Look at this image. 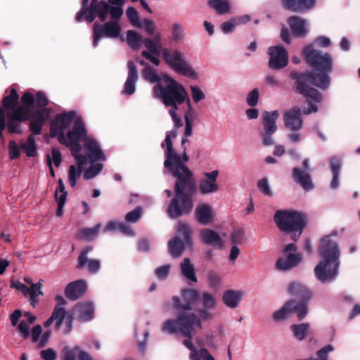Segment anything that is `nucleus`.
<instances>
[{
    "label": "nucleus",
    "instance_id": "obj_1",
    "mask_svg": "<svg viewBox=\"0 0 360 360\" xmlns=\"http://www.w3.org/2000/svg\"><path fill=\"white\" fill-rule=\"evenodd\" d=\"M181 126L182 124L177 127L174 122V128L168 132L165 141L161 143L162 148H166L164 166L176 178L174 186L175 196L167 207V213L172 219L189 214L192 211L193 195L195 192L193 172L186 165L189 160L186 150L184 148L182 154L179 155L173 147L172 139L176 138L177 129Z\"/></svg>",
    "mask_w": 360,
    "mask_h": 360
},
{
    "label": "nucleus",
    "instance_id": "obj_2",
    "mask_svg": "<svg viewBox=\"0 0 360 360\" xmlns=\"http://www.w3.org/2000/svg\"><path fill=\"white\" fill-rule=\"evenodd\" d=\"M198 302L202 308L198 310V315L181 312L176 319L166 321L162 325V330L169 334L181 333L188 338L183 344L190 351V360H215L200 340H196L194 344L193 337L202 328V320L210 321L214 318L212 311L217 308V300L214 295L205 291L200 295Z\"/></svg>",
    "mask_w": 360,
    "mask_h": 360
},
{
    "label": "nucleus",
    "instance_id": "obj_3",
    "mask_svg": "<svg viewBox=\"0 0 360 360\" xmlns=\"http://www.w3.org/2000/svg\"><path fill=\"white\" fill-rule=\"evenodd\" d=\"M51 136H57L58 141L71 148L72 156L77 161V165H71L68 170V179L75 187L86 164V157L81 154L79 141L86 136V130L80 115L75 111L56 115L51 124Z\"/></svg>",
    "mask_w": 360,
    "mask_h": 360
},
{
    "label": "nucleus",
    "instance_id": "obj_4",
    "mask_svg": "<svg viewBox=\"0 0 360 360\" xmlns=\"http://www.w3.org/2000/svg\"><path fill=\"white\" fill-rule=\"evenodd\" d=\"M307 63L314 69L311 72L302 74L295 82L297 91L302 94L307 103V109L304 114H311L318 110L316 103L322 100L321 94L315 89L309 87V82L321 89L326 90L330 85V77L328 74L333 70V59L329 53L313 49L312 45L307 46L303 51Z\"/></svg>",
    "mask_w": 360,
    "mask_h": 360
},
{
    "label": "nucleus",
    "instance_id": "obj_5",
    "mask_svg": "<svg viewBox=\"0 0 360 360\" xmlns=\"http://www.w3.org/2000/svg\"><path fill=\"white\" fill-rule=\"evenodd\" d=\"M143 44L146 50L141 52V56L153 65L158 66L160 64L159 56L161 55L165 63L176 73L193 79L198 78L197 72L181 51L163 47L161 33L156 32L152 37L144 38Z\"/></svg>",
    "mask_w": 360,
    "mask_h": 360
},
{
    "label": "nucleus",
    "instance_id": "obj_6",
    "mask_svg": "<svg viewBox=\"0 0 360 360\" xmlns=\"http://www.w3.org/2000/svg\"><path fill=\"white\" fill-rule=\"evenodd\" d=\"M153 93L156 98L169 108V114L176 126L181 125V117L177 113L180 105L186 102L188 109L191 110L188 93L183 85L172 77L165 75L162 80L154 86Z\"/></svg>",
    "mask_w": 360,
    "mask_h": 360
},
{
    "label": "nucleus",
    "instance_id": "obj_7",
    "mask_svg": "<svg viewBox=\"0 0 360 360\" xmlns=\"http://www.w3.org/2000/svg\"><path fill=\"white\" fill-rule=\"evenodd\" d=\"M124 0H82V8L76 15V20L93 22L96 17L101 22L109 13L112 19H120L123 14Z\"/></svg>",
    "mask_w": 360,
    "mask_h": 360
},
{
    "label": "nucleus",
    "instance_id": "obj_8",
    "mask_svg": "<svg viewBox=\"0 0 360 360\" xmlns=\"http://www.w3.org/2000/svg\"><path fill=\"white\" fill-rule=\"evenodd\" d=\"M274 221L278 228L286 233H292V238L296 240L307 226L305 215L290 210H280L275 212Z\"/></svg>",
    "mask_w": 360,
    "mask_h": 360
},
{
    "label": "nucleus",
    "instance_id": "obj_9",
    "mask_svg": "<svg viewBox=\"0 0 360 360\" xmlns=\"http://www.w3.org/2000/svg\"><path fill=\"white\" fill-rule=\"evenodd\" d=\"M84 148L91 165L86 170L84 178L89 180L97 176L103 169V165L97 162H103L106 158L99 143L93 138L87 137L85 139Z\"/></svg>",
    "mask_w": 360,
    "mask_h": 360
},
{
    "label": "nucleus",
    "instance_id": "obj_10",
    "mask_svg": "<svg viewBox=\"0 0 360 360\" xmlns=\"http://www.w3.org/2000/svg\"><path fill=\"white\" fill-rule=\"evenodd\" d=\"M56 300L58 302L57 305L55 307L51 316L45 321L44 327H49L53 322H55V327L56 330H59L63 323H65V328L63 329L64 334H68L72 328V321L74 319L72 312L66 311L63 307L66 301L62 295H57Z\"/></svg>",
    "mask_w": 360,
    "mask_h": 360
},
{
    "label": "nucleus",
    "instance_id": "obj_11",
    "mask_svg": "<svg viewBox=\"0 0 360 360\" xmlns=\"http://www.w3.org/2000/svg\"><path fill=\"white\" fill-rule=\"evenodd\" d=\"M191 230L188 225L179 221L176 235L168 243L169 252L172 257H180L185 248L191 245Z\"/></svg>",
    "mask_w": 360,
    "mask_h": 360
},
{
    "label": "nucleus",
    "instance_id": "obj_12",
    "mask_svg": "<svg viewBox=\"0 0 360 360\" xmlns=\"http://www.w3.org/2000/svg\"><path fill=\"white\" fill-rule=\"evenodd\" d=\"M120 19H112L104 25L94 23V41L93 46H97L98 42L103 37L106 38L120 37L122 41H124L125 39L123 35H120L121 26L119 23Z\"/></svg>",
    "mask_w": 360,
    "mask_h": 360
},
{
    "label": "nucleus",
    "instance_id": "obj_13",
    "mask_svg": "<svg viewBox=\"0 0 360 360\" xmlns=\"http://www.w3.org/2000/svg\"><path fill=\"white\" fill-rule=\"evenodd\" d=\"M340 261L321 258L314 268L316 278L322 283L334 281L338 276Z\"/></svg>",
    "mask_w": 360,
    "mask_h": 360
},
{
    "label": "nucleus",
    "instance_id": "obj_14",
    "mask_svg": "<svg viewBox=\"0 0 360 360\" xmlns=\"http://www.w3.org/2000/svg\"><path fill=\"white\" fill-rule=\"evenodd\" d=\"M278 117V110L265 111L262 113L263 129L260 131L259 135L262 144L265 146H271L274 143L273 136L277 130L276 121Z\"/></svg>",
    "mask_w": 360,
    "mask_h": 360
},
{
    "label": "nucleus",
    "instance_id": "obj_15",
    "mask_svg": "<svg viewBox=\"0 0 360 360\" xmlns=\"http://www.w3.org/2000/svg\"><path fill=\"white\" fill-rule=\"evenodd\" d=\"M338 235V231L334 230L330 234L321 238L319 250L321 258L340 261V250Z\"/></svg>",
    "mask_w": 360,
    "mask_h": 360
},
{
    "label": "nucleus",
    "instance_id": "obj_16",
    "mask_svg": "<svg viewBox=\"0 0 360 360\" xmlns=\"http://www.w3.org/2000/svg\"><path fill=\"white\" fill-rule=\"evenodd\" d=\"M296 250V246L293 243L287 245L283 250L286 256L277 260L276 267L280 270H288L300 264L302 257L301 255L295 252Z\"/></svg>",
    "mask_w": 360,
    "mask_h": 360
},
{
    "label": "nucleus",
    "instance_id": "obj_17",
    "mask_svg": "<svg viewBox=\"0 0 360 360\" xmlns=\"http://www.w3.org/2000/svg\"><path fill=\"white\" fill-rule=\"evenodd\" d=\"M268 54L269 56V66L270 68L279 70L287 66L288 54L282 45L269 47Z\"/></svg>",
    "mask_w": 360,
    "mask_h": 360
},
{
    "label": "nucleus",
    "instance_id": "obj_18",
    "mask_svg": "<svg viewBox=\"0 0 360 360\" xmlns=\"http://www.w3.org/2000/svg\"><path fill=\"white\" fill-rule=\"evenodd\" d=\"M302 169L295 167L292 169V176L297 184H300L306 191H311L314 186L310 176L309 161L305 159L302 162Z\"/></svg>",
    "mask_w": 360,
    "mask_h": 360
},
{
    "label": "nucleus",
    "instance_id": "obj_19",
    "mask_svg": "<svg viewBox=\"0 0 360 360\" xmlns=\"http://www.w3.org/2000/svg\"><path fill=\"white\" fill-rule=\"evenodd\" d=\"M218 170H213L210 172L203 173L205 179H201L199 182L198 189L202 195L214 193L219 190V185L217 183L219 176Z\"/></svg>",
    "mask_w": 360,
    "mask_h": 360
},
{
    "label": "nucleus",
    "instance_id": "obj_20",
    "mask_svg": "<svg viewBox=\"0 0 360 360\" xmlns=\"http://www.w3.org/2000/svg\"><path fill=\"white\" fill-rule=\"evenodd\" d=\"M285 127L290 131H300L303 126L301 110L299 107H293L283 114Z\"/></svg>",
    "mask_w": 360,
    "mask_h": 360
},
{
    "label": "nucleus",
    "instance_id": "obj_21",
    "mask_svg": "<svg viewBox=\"0 0 360 360\" xmlns=\"http://www.w3.org/2000/svg\"><path fill=\"white\" fill-rule=\"evenodd\" d=\"M128 76L124 83L123 94L132 95L136 91V84L138 80V73L134 63L131 60L128 62Z\"/></svg>",
    "mask_w": 360,
    "mask_h": 360
},
{
    "label": "nucleus",
    "instance_id": "obj_22",
    "mask_svg": "<svg viewBox=\"0 0 360 360\" xmlns=\"http://www.w3.org/2000/svg\"><path fill=\"white\" fill-rule=\"evenodd\" d=\"M195 218L197 221L202 225H208L213 222L214 214L212 207L207 203H201L195 208Z\"/></svg>",
    "mask_w": 360,
    "mask_h": 360
},
{
    "label": "nucleus",
    "instance_id": "obj_23",
    "mask_svg": "<svg viewBox=\"0 0 360 360\" xmlns=\"http://www.w3.org/2000/svg\"><path fill=\"white\" fill-rule=\"evenodd\" d=\"M78 315L79 320L89 321L94 318V307L90 302H79L73 308L72 314Z\"/></svg>",
    "mask_w": 360,
    "mask_h": 360
},
{
    "label": "nucleus",
    "instance_id": "obj_24",
    "mask_svg": "<svg viewBox=\"0 0 360 360\" xmlns=\"http://www.w3.org/2000/svg\"><path fill=\"white\" fill-rule=\"evenodd\" d=\"M86 290V282L84 280H78L69 283L65 289V294L70 300L79 298Z\"/></svg>",
    "mask_w": 360,
    "mask_h": 360
},
{
    "label": "nucleus",
    "instance_id": "obj_25",
    "mask_svg": "<svg viewBox=\"0 0 360 360\" xmlns=\"http://www.w3.org/2000/svg\"><path fill=\"white\" fill-rule=\"evenodd\" d=\"M316 0H283L284 7L293 12H304L313 8Z\"/></svg>",
    "mask_w": 360,
    "mask_h": 360
},
{
    "label": "nucleus",
    "instance_id": "obj_26",
    "mask_svg": "<svg viewBox=\"0 0 360 360\" xmlns=\"http://www.w3.org/2000/svg\"><path fill=\"white\" fill-rule=\"evenodd\" d=\"M184 298L186 300V303L184 305L179 304V300L177 297H174V304L176 309L183 310L191 309V304L196 301L199 300L200 295L195 290L184 289L182 291Z\"/></svg>",
    "mask_w": 360,
    "mask_h": 360
},
{
    "label": "nucleus",
    "instance_id": "obj_27",
    "mask_svg": "<svg viewBox=\"0 0 360 360\" xmlns=\"http://www.w3.org/2000/svg\"><path fill=\"white\" fill-rule=\"evenodd\" d=\"M244 296L241 290H228L222 295L223 303L230 309H236L238 307L240 300Z\"/></svg>",
    "mask_w": 360,
    "mask_h": 360
},
{
    "label": "nucleus",
    "instance_id": "obj_28",
    "mask_svg": "<svg viewBox=\"0 0 360 360\" xmlns=\"http://www.w3.org/2000/svg\"><path fill=\"white\" fill-rule=\"evenodd\" d=\"M200 238L205 244L210 245L216 248H221L223 242L219 235L214 231L205 229L200 231Z\"/></svg>",
    "mask_w": 360,
    "mask_h": 360
},
{
    "label": "nucleus",
    "instance_id": "obj_29",
    "mask_svg": "<svg viewBox=\"0 0 360 360\" xmlns=\"http://www.w3.org/2000/svg\"><path fill=\"white\" fill-rule=\"evenodd\" d=\"M288 22L290 27L295 36L302 37L307 34V22L304 19L297 16H292L289 18Z\"/></svg>",
    "mask_w": 360,
    "mask_h": 360
},
{
    "label": "nucleus",
    "instance_id": "obj_30",
    "mask_svg": "<svg viewBox=\"0 0 360 360\" xmlns=\"http://www.w3.org/2000/svg\"><path fill=\"white\" fill-rule=\"evenodd\" d=\"M45 116L42 110L35 111L31 117L30 129L34 135H39L41 132L42 126L45 123Z\"/></svg>",
    "mask_w": 360,
    "mask_h": 360
},
{
    "label": "nucleus",
    "instance_id": "obj_31",
    "mask_svg": "<svg viewBox=\"0 0 360 360\" xmlns=\"http://www.w3.org/2000/svg\"><path fill=\"white\" fill-rule=\"evenodd\" d=\"M207 5L219 15L229 14L231 12V4L229 0H208Z\"/></svg>",
    "mask_w": 360,
    "mask_h": 360
},
{
    "label": "nucleus",
    "instance_id": "obj_32",
    "mask_svg": "<svg viewBox=\"0 0 360 360\" xmlns=\"http://www.w3.org/2000/svg\"><path fill=\"white\" fill-rule=\"evenodd\" d=\"M341 167L340 160L336 158H333L330 160V169L333 177L330 184V188L335 190L339 187V172Z\"/></svg>",
    "mask_w": 360,
    "mask_h": 360
},
{
    "label": "nucleus",
    "instance_id": "obj_33",
    "mask_svg": "<svg viewBox=\"0 0 360 360\" xmlns=\"http://www.w3.org/2000/svg\"><path fill=\"white\" fill-rule=\"evenodd\" d=\"M288 292L306 300H309L311 296L310 290L303 284L297 282H292L289 285Z\"/></svg>",
    "mask_w": 360,
    "mask_h": 360
},
{
    "label": "nucleus",
    "instance_id": "obj_34",
    "mask_svg": "<svg viewBox=\"0 0 360 360\" xmlns=\"http://www.w3.org/2000/svg\"><path fill=\"white\" fill-rule=\"evenodd\" d=\"M181 271L182 275L189 282H197V277L195 274V269L193 265L191 263L188 258H184L181 263Z\"/></svg>",
    "mask_w": 360,
    "mask_h": 360
},
{
    "label": "nucleus",
    "instance_id": "obj_35",
    "mask_svg": "<svg viewBox=\"0 0 360 360\" xmlns=\"http://www.w3.org/2000/svg\"><path fill=\"white\" fill-rule=\"evenodd\" d=\"M126 41L127 45L133 50H137L143 44V39L141 35L133 30L127 32Z\"/></svg>",
    "mask_w": 360,
    "mask_h": 360
},
{
    "label": "nucleus",
    "instance_id": "obj_36",
    "mask_svg": "<svg viewBox=\"0 0 360 360\" xmlns=\"http://www.w3.org/2000/svg\"><path fill=\"white\" fill-rule=\"evenodd\" d=\"M309 328L310 325L307 323L293 324L290 326L294 337L300 341L303 340L307 336Z\"/></svg>",
    "mask_w": 360,
    "mask_h": 360
},
{
    "label": "nucleus",
    "instance_id": "obj_37",
    "mask_svg": "<svg viewBox=\"0 0 360 360\" xmlns=\"http://www.w3.org/2000/svg\"><path fill=\"white\" fill-rule=\"evenodd\" d=\"M20 148L28 157H34L37 155V146L33 135H30L25 143L20 145Z\"/></svg>",
    "mask_w": 360,
    "mask_h": 360
},
{
    "label": "nucleus",
    "instance_id": "obj_38",
    "mask_svg": "<svg viewBox=\"0 0 360 360\" xmlns=\"http://www.w3.org/2000/svg\"><path fill=\"white\" fill-rule=\"evenodd\" d=\"M293 304L292 301L287 302L285 305L281 307L280 309L276 311L273 314V319L276 321H282L285 320L288 315L291 314L290 307Z\"/></svg>",
    "mask_w": 360,
    "mask_h": 360
},
{
    "label": "nucleus",
    "instance_id": "obj_39",
    "mask_svg": "<svg viewBox=\"0 0 360 360\" xmlns=\"http://www.w3.org/2000/svg\"><path fill=\"white\" fill-rule=\"evenodd\" d=\"M186 34L184 26L179 22L173 23L171 28L172 40L173 41H179L182 40Z\"/></svg>",
    "mask_w": 360,
    "mask_h": 360
},
{
    "label": "nucleus",
    "instance_id": "obj_40",
    "mask_svg": "<svg viewBox=\"0 0 360 360\" xmlns=\"http://www.w3.org/2000/svg\"><path fill=\"white\" fill-rule=\"evenodd\" d=\"M290 307L291 313L297 315L299 320L303 319L308 313L307 302L297 303L295 301Z\"/></svg>",
    "mask_w": 360,
    "mask_h": 360
},
{
    "label": "nucleus",
    "instance_id": "obj_41",
    "mask_svg": "<svg viewBox=\"0 0 360 360\" xmlns=\"http://www.w3.org/2000/svg\"><path fill=\"white\" fill-rule=\"evenodd\" d=\"M42 282H44V280L40 279L37 283H32L30 285V304L33 307H35L36 304L38 302V300L36 297L43 294L41 290Z\"/></svg>",
    "mask_w": 360,
    "mask_h": 360
},
{
    "label": "nucleus",
    "instance_id": "obj_42",
    "mask_svg": "<svg viewBox=\"0 0 360 360\" xmlns=\"http://www.w3.org/2000/svg\"><path fill=\"white\" fill-rule=\"evenodd\" d=\"M68 193L65 184L61 179L58 180V188L55 192V199L58 204L65 205Z\"/></svg>",
    "mask_w": 360,
    "mask_h": 360
},
{
    "label": "nucleus",
    "instance_id": "obj_43",
    "mask_svg": "<svg viewBox=\"0 0 360 360\" xmlns=\"http://www.w3.org/2000/svg\"><path fill=\"white\" fill-rule=\"evenodd\" d=\"M143 77L150 83H159L162 80L159 75H157L155 69L150 66L146 67L142 71Z\"/></svg>",
    "mask_w": 360,
    "mask_h": 360
},
{
    "label": "nucleus",
    "instance_id": "obj_44",
    "mask_svg": "<svg viewBox=\"0 0 360 360\" xmlns=\"http://www.w3.org/2000/svg\"><path fill=\"white\" fill-rule=\"evenodd\" d=\"M257 186L259 191L265 196L272 197L273 191L270 186L269 179L266 177L262 178L257 181Z\"/></svg>",
    "mask_w": 360,
    "mask_h": 360
},
{
    "label": "nucleus",
    "instance_id": "obj_45",
    "mask_svg": "<svg viewBox=\"0 0 360 360\" xmlns=\"http://www.w3.org/2000/svg\"><path fill=\"white\" fill-rule=\"evenodd\" d=\"M81 351L79 347L71 349L68 346L63 348L61 352V360H76V354L79 356V352Z\"/></svg>",
    "mask_w": 360,
    "mask_h": 360
},
{
    "label": "nucleus",
    "instance_id": "obj_46",
    "mask_svg": "<svg viewBox=\"0 0 360 360\" xmlns=\"http://www.w3.org/2000/svg\"><path fill=\"white\" fill-rule=\"evenodd\" d=\"M21 122L9 116L7 122L8 131L11 134H21L22 131Z\"/></svg>",
    "mask_w": 360,
    "mask_h": 360
},
{
    "label": "nucleus",
    "instance_id": "obj_47",
    "mask_svg": "<svg viewBox=\"0 0 360 360\" xmlns=\"http://www.w3.org/2000/svg\"><path fill=\"white\" fill-rule=\"evenodd\" d=\"M137 27L143 29L147 34L152 36L156 33L155 32L156 28L155 22L149 18L141 20Z\"/></svg>",
    "mask_w": 360,
    "mask_h": 360
},
{
    "label": "nucleus",
    "instance_id": "obj_48",
    "mask_svg": "<svg viewBox=\"0 0 360 360\" xmlns=\"http://www.w3.org/2000/svg\"><path fill=\"white\" fill-rule=\"evenodd\" d=\"M142 208L141 207H136L132 211L127 213L125 215V221L127 223L134 224L137 222L141 217Z\"/></svg>",
    "mask_w": 360,
    "mask_h": 360
},
{
    "label": "nucleus",
    "instance_id": "obj_49",
    "mask_svg": "<svg viewBox=\"0 0 360 360\" xmlns=\"http://www.w3.org/2000/svg\"><path fill=\"white\" fill-rule=\"evenodd\" d=\"M184 120H185V129H184V136H191L193 134V118L191 112V110L186 112L184 115Z\"/></svg>",
    "mask_w": 360,
    "mask_h": 360
},
{
    "label": "nucleus",
    "instance_id": "obj_50",
    "mask_svg": "<svg viewBox=\"0 0 360 360\" xmlns=\"http://www.w3.org/2000/svg\"><path fill=\"white\" fill-rule=\"evenodd\" d=\"M127 16L131 22V24L137 27L140 24L139 14L136 8L133 7H129L126 11Z\"/></svg>",
    "mask_w": 360,
    "mask_h": 360
},
{
    "label": "nucleus",
    "instance_id": "obj_51",
    "mask_svg": "<svg viewBox=\"0 0 360 360\" xmlns=\"http://www.w3.org/2000/svg\"><path fill=\"white\" fill-rule=\"evenodd\" d=\"M207 282L211 288L217 290L221 285V277L218 274L210 271L207 274Z\"/></svg>",
    "mask_w": 360,
    "mask_h": 360
},
{
    "label": "nucleus",
    "instance_id": "obj_52",
    "mask_svg": "<svg viewBox=\"0 0 360 360\" xmlns=\"http://www.w3.org/2000/svg\"><path fill=\"white\" fill-rule=\"evenodd\" d=\"M92 250H93V248L91 246H87L82 250V252L78 257V263H77L78 269H82L87 264V262H88L87 255L91 251H92Z\"/></svg>",
    "mask_w": 360,
    "mask_h": 360
},
{
    "label": "nucleus",
    "instance_id": "obj_53",
    "mask_svg": "<svg viewBox=\"0 0 360 360\" xmlns=\"http://www.w3.org/2000/svg\"><path fill=\"white\" fill-rule=\"evenodd\" d=\"M190 89L192 98L195 103L205 99V95L200 86H191Z\"/></svg>",
    "mask_w": 360,
    "mask_h": 360
},
{
    "label": "nucleus",
    "instance_id": "obj_54",
    "mask_svg": "<svg viewBox=\"0 0 360 360\" xmlns=\"http://www.w3.org/2000/svg\"><path fill=\"white\" fill-rule=\"evenodd\" d=\"M259 90L257 89H253L248 93L246 98V103L250 107H255L257 105L259 101Z\"/></svg>",
    "mask_w": 360,
    "mask_h": 360
},
{
    "label": "nucleus",
    "instance_id": "obj_55",
    "mask_svg": "<svg viewBox=\"0 0 360 360\" xmlns=\"http://www.w3.org/2000/svg\"><path fill=\"white\" fill-rule=\"evenodd\" d=\"M101 226V224H98L93 228L83 229L82 234L86 239L91 240L98 234Z\"/></svg>",
    "mask_w": 360,
    "mask_h": 360
},
{
    "label": "nucleus",
    "instance_id": "obj_56",
    "mask_svg": "<svg viewBox=\"0 0 360 360\" xmlns=\"http://www.w3.org/2000/svg\"><path fill=\"white\" fill-rule=\"evenodd\" d=\"M39 355L44 360H56L58 356L57 352L52 348L41 350Z\"/></svg>",
    "mask_w": 360,
    "mask_h": 360
},
{
    "label": "nucleus",
    "instance_id": "obj_57",
    "mask_svg": "<svg viewBox=\"0 0 360 360\" xmlns=\"http://www.w3.org/2000/svg\"><path fill=\"white\" fill-rule=\"evenodd\" d=\"M171 266L169 264L163 265L155 270L157 278L161 280L165 279L169 273Z\"/></svg>",
    "mask_w": 360,
    "mask_h": 360
},
{
    "label": "nucleus",
    "instance_id": "obj_58",
    "mask_svg": "<svg viewBox=\"0 0 360 360\" xmlns=\"http://www.w3.org/2000/svg\"><path fill=\"white\" fill-rule=\"evenodd\" d=\"M10 158L13 160L20 157V148L14 141H11L8 145Z\"/></svg>",
    "mask_w": 360,
    "mask_h": 360
},
{
    "label": "nucleus",
    "instance_id": "obj_59",
    "mask_svg": "<svg viewBox=\"0 0 360 360\" xmlns=\"http://www.w3.org/2000/svg\"><path fill=\"white\" fill-rule=\"evenodd\" d=\"M22 105H25L32 110L34 106V98L30 92H25L21 98Z\"/></svg>",
    "mask_w": 360,
    "mask_h": 360
},
{
    "label": "nucleus",
    "instance_id": "obj_60",
    "mask_svg": "<svg viewBox=\"0 0 360 360\" xmlns=\"http://www.w3.org/2000/svg\"><path fill=\"white\" fill-rule=\"evenodd\" d=\"M237 26L233 18L229 20L223 22L221 25V29L224 34H229L233 31L235 27Z\"/></svg>",
    "mask_w": 360,
    "mask_h": 360
},
{
    "label": "nucleus",
    "instance_id": "obj_61",
    "mask_svg": "<svg viewBox=\"0 0 360 360\" xmlns=\"http://www.w3.org/2000/svg\"><path fill=\"white\" fill-rule=\"evenodd\" d=\"M86 264L89 272L92 274H96L101 267V262L98 259H88Z\"/></svg>",
    "mask_w": 360,
    "mask_h": 360
},
{
    "label": "nucleus",
    "instance_id": "obj_62",
    "mask_svg": "<svg viewBox=\"0 0 360 360\" xmlns=\"http://www.w3.org/2000/svg\"><path fill=\"white\" fill-rule=\"evenodd\" d=\"M11 287L18 289L22 293H23L25 295L29 296L30 297V294H31L30 286L27 287L25 284L17 281L13 282L11 283Z\"/></svg>",
    "mask_w": 360,
    "mask_h": 360
},
{
    "label": "nucleus",
    "instance_id": "obj_63",
    "mask_svg": "<svg viewBox=\"0 0 360 360\" xmlns=\"http://www.w3.org/2000/svg\"><path fill=\"white\" fill-rule=\"evenodd\" d=\"M36 103L37 105L40 108L39 110H42L44 113V108L48 104V100L43 92L39 91L36 95Z\"/></svg>",
    "mask_w": 360,
    "mask_h": 360
},
{
    "label": "nucleus",
    "instance_id": "obj_64",
    "mask_svg": "<svg viewBox=\"0 0 360 360\" xmlns=\"http://www.w3.org/2000/svg\"><path fill=\"white\" fill-rule=\"evenodd\" d=\"M51 160V162H53L56 167L60 166L62 160V155L58 148H52Z\"/></svg>",
    "mask_w": 360,
    "mask_h": 360
}]
</instances>
